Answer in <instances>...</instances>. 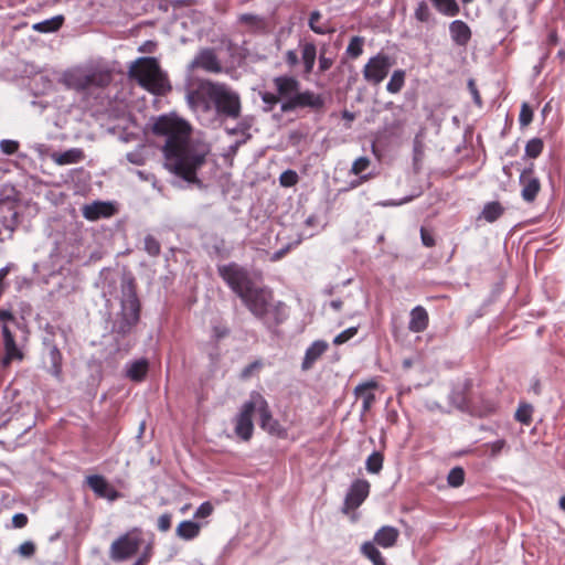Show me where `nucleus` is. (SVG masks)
<instances>
[{"instance_id":"f257e3e1","label":"nucleus","mask_w":565,"mask_h":565,"mask_svg":"<svg viewBox=\"0 0 565 565\" xmlns=\"http://www.w3.org/2000/svg\"><path fill=\"white\" fill-rule=\"evenodd\" d=\"M156 136L167 138L163 153L170 169L188 182H195L198 170L204 164L206 151L190 143L191 127L182 119L160 116L152 126Z\"/></svg>"},{"instance_id":"f03ea898","label":"nucleus","mask_w":565,"mask_h":565,"mask_svg":"<svg viewBox=\"0 0 565 565\" xmlns=\"http://www.w3.org/2000/svg\"><path fill=\"white\" fill-rule=\"evenodd\" d=\"M273 84L282 99L280 107L282 113H290L302 108H308L313 113H320L324 108V97L310 89L301 92V83L294 75L276 76L273 79Z\"/></svg>"},{"instance_id":"7ed1b4c3","label":"nucleus","mask_w":565,"mask_h":565,"mask_svg":"<svg viewBox=\"0 0 565 565\" xmlns=\"http://www.w3.org/2000/svg\"><path fill=\"white\" fill-rule=\"evenodd\" d=\"M317 58L319 74L326 73L334 64V58L327 55L324 47L318 54V47L313 40H299L298 50L290 49L282 54V62L286 67L291 72L300 67V75L305 79L313 73Z\"/></svg>"},{"instance_id":"20e7f679","label":"nucleus","mask_w":565,"mask_h":565,"mask_svg":"<svg viewBox=\"0 0 565 565\" xmlns=\"http://www.w3.org/2000/svg\"><path fill=\"white\" fill-rule=\"evenodd\" d=\"M199 89L214 105L220 116L231 119H237L241 116V97L226 84L203 81Z\"/></svg>"},{"instance_id":"39448f33","label":"nucleus","mask_w":565,"mask_h":565,"mask_svg":"<svg viewBox=\"0 0 565 565\" xmlns=\"http://www.w3.org/2000/svg\"><path fill=\"white\" fill-rule=\"evenodd\" d=\"M130 77L137 79L138 84L154 95H163L171 86L166 74L154 57H139L129 68Z\"/></svg>"},{"instance_id":"423d86ee","label":"nucleus","mask_w":565,"mask_h":565,"mask_svg":"<svg viewBox=\"0 0 565 565\" xmlns=\"http://www.w3.org/2000/svg\"><path fill=\"white\" fill-rule=\"evenodd\" d=\"M121 294V310L115 324V331L118 334L126 335L138 324L141 311L140 300L137 296V284L132 276L124 279Z\"/></svg>"},{"instance_id":"0eeeda50","label":"nucleus","mask_w":565,"mask_h":565,"mask_svg":"<svg viewBox=\"0 0 565 565\" xmlns=\"http://www.w3.org/2000/svg\"><path fill=\"white\" fill-rule=\"evenodd\" d=\"M217 273L238 297L254 286L248 270L235 262L218 265Z\"/></svg>"},{"instance_id":"6e6552de","label":"nucleus","mask_w":565,"mask_h":565,"mask_svg":"<svg viewBox=\"0 0 565 565\" xmlns=\"http://www.w3.org/2000/svg\"><path fill=\"white\" fill-rule=\"evenodd\" d=\"M394 63V58L383 52L370 57L362 70L364 81L377 86L387 77Z\"/></svg>"},{"instance_id":"1a4fd4ad","label":"nucleus","mask_w":565,"mask_h":565,"mask_svg":"<svg viewBox=\"0 0 565 565\" xmlns=\"http://www.w3.org/2000/svg\"><path fill=\"white\" fill-rule=\"evenodd\" d=\"M141 542L138 530L120 535L110 545V558L115 562L130 558L138 552Z\"/></svg>"},{"instance_id":"9d476101","label":"nucleus","mask_w":565,"mask_h":565,"mask_svg":"<svg viewBox=\"0 0 565 565\" xmlns=\"http://www.w3.org/2000/svg\"><path fill=\"white\" fill-rule=\"evenodd\" d=\"M519 184L521 186L520 195L522 200L527 204L534 203L542 190V182L536 175L533 162L521 171Z\"/></svg>"},{"instance_id":"9b49d317","label":"nucleus","mask_w":565,"mask_h":565,"mask_svg":"<svg viewBox=\"0 0 565 565\" xmlns=\"http://www.w3.org/2000/svg\"><path fill=\"white\" fill-rule=\"evenodd\" d=\"M247 309L257 319L266 313V308L273 300V294L264 288L256 287L255 285L249 288L245 294L239 297Z\"/></svg>"},{"instance_id":"f8f14e48","label":"nucleus","mask_w":565,"mask_h":565,"mask_svg":"<svg viewBox=\"0 0 565 565\" xmlns=\"http://www.w3.org/2000/svg\"><path fill=\"white\" fill-rule=\"evenodd\" d=\"M371 484L365 479L354 480L344 498L342 512L348 514L351 511L356 510L369 497Z\"/></svg>"},{"instance_id":"ddd939ff","label":"nucleus","mask_w":565,"mask_h":565,"mask_svg":"<svg viewBox=\"0 0 565 565\" xmlns=\"http://www.w3.org/2000/svg\"><path fill=\"white\" fill-rule=\"evenodd\" d=\"M254 406L249 401H246L239 413L234 418V431L235 435L243 441H249L254 434Z\"/></svg>"},{"instance_id":"4468645a","label":"nucleus","mask_w":565,"mask_h":565,"mask_svg":"<svg viewBox=\"0 0 565 565\" xmlns=\"http://www.w3.org/2000/svg\"><path fill=\"white\" fill-rule=\"evenodd\" d=\"M289 317L288 306L282 301L269 302L266 313L259 320L269 330L276 329L278 326L287 321Z\"/></svg>"},{"instance_id":"2eb2a0df","label":"nucleus","mask_w":565,"mask_h":565,"mask_svg":"<svg viewBox=\"0 0 565 565\" xmlns=\"http://www.w3.org/2000/svg\"><path fill=\"white\" fill-rule=\"evenodd\" d=\"M2 339L4 355L1 360V365L8 367L12 362H21L24 359L23 351L18 347L13 333L10 331L8 326L2 327Z\"/></svg>"},{"instance_id":"dca6fc26","label":"nucleus","mask_w":565,"mask_h":565,"mask_svg":"<svg viewBox=\"0 0 565 565\" xmlns=\"http://www.w3.org/2000/svg\"><path fill=\"white\" fill-rule=\"evenodd\" d=\"M190 70L202 68L209 73H221L222 64L213 49L201 50L189 65Z\"/></svg>"},{"instance_id":"f3484780","label":"nucleus","mask_w":565,"mask_h":565,"mask_svg":"<svg viewBox=\"0 0 565 565\" xmlns=\"http://www.w3.org/2000/svg\"><path fill=\"white\" fill-rule=\"evenodd\" d=\"M377 388L379 382L375 379L362 382L354 387L353 394L355 398L362 399V415L367 414L375 404L376 397L374 391Z\"/></svg>"},{"instance_id":"a211bd4d","label":"nucleus","mask_w":565,"mask_h":565,"mask_svg":"<svg viewBox=\"0 0 565 565\" xmlns=\"http://www.w3.org/2000/svg\"><path fill=\"white\" fill-rule=\"evenodd\" d=\"M86 483L98 498L115 501L120 497V493L107 482L105 477L100 475L86 477Z\"/></svg>"},{"instance_id":"6ab92c4d","label":"nucleus","mask_w":565,"mask_h":565,"mask_svg":"<svg viewBox=\"0 0 565 565\" xmlns=\"http://www.w3.org/2000/svg\"><path fill=\"white\" fill-rule=\"evenodd\" d=\"M116 207L110 202L95 201L82 207V214L87 221L108 218L115 215Z\"/></svg>"},{"instance_id":"aec40b11","label":"nucleus","mask_w":565,"mask_h":565,"mask_svg":"<svg viewBox=\"0 0 565 565\" xmlns=\"http://www.w3.org/2000/svg\"><path fill=\"white\" fill-rule=\"evenodd\" d=\"M86 78V89L104 88L110 84L113 75L109 70L100 67H87Z\"/></svg>"},{"instance_id":"412c9836","label":"nucleus","mask_w":565,"mask_h":565,"mask_svg":"<svg viewBox=\"0 0 565 565\" xmlns=\"http://www.w3.org/2000/svg\"><path fill=\"white\" fill-rule=\"evenodd\" d=\"M86 68L77 67L70 70L63 74L62 83L68 88L76 92H85L86 89Z\"/></svg>"},{"instance_id":"4be33fe9","label":"nucleus","mask_w":565,"mask_h":565,"mask_svg":"<svg viewBox=\"0 0 565 565\" xmlns=\"http://www.w3.org/2000/svg\"><path fill=\"white\" fill-rule=\"evenodd\" d=\"M248 401L254 406V413L258 412L260 417L259 425L264 429L274 419L268 402L258 392H252Z\"/></svg>"},{"instance_id":"5701e85b","label":"nucleus","mask_w":565,"mask_h":565,"mask_svg":"<svg viewBox=\"0 0 565 565\" xmlns=\"http://www.w3.org/2000/svg\"><path fill=\"white\" fill-rule=\"evenodd\" d=\"M449 33L451 40L459 46H466L471 39L469 25L461 20H455L449 24Z\"/></svg>"},{"instance_id":"b1692460","label":"nucleus","mask_w":565,"mask_h":565,"mask_svg":"<svg viewBox=\"0 0 565 565\" xmlns=\"http://www.w3.org/2000/svg\"><path fill=\"white\" fill-rule=\"evenodd\" d=\"M429 316L427 310L422 306H416L409 313L408 329L412 332L419 333L427 329Z\"/></svg>"},{"instance_id":"393cba45","label":"nucleus","mask_w":565,"mask_h":565,"mask_svg":"<svg viewBox=\"0 0 565 565\" xmlns=\"http://www.w3.org/2000/svg\"><path fill=\"white\" fill-rule=\"evenodd\" d=\"M399 536V531L390 525L382 526L374 534V542L383 548L393 547Z\"/></svg>"},{"instance_id":"a878e982","label":"nucleus","mask_w":565,"mask_h":565,"mask_svg":"<svg viewBox=\"0 0 565 565\" xmlns=\"http://www.w3.org/2000/svg\"><path fill=\"white\" fill-rule=\"evenodd\" d=\"M328 350V343L323 340H317L306 350L301 364L302 370H309L318 359Z\"/></svg>"},{"instance_id":"bb28decb","label":"nucleus","mask_w":565,"mask_h":565,"mask_svg":"<svg viewBox=\"0 0 565 565\" xmlns=\"http://www.w3.org/2000/svg\"><path fill=\"white\" fill-rule=\"evenodd\" d=\"M308 25L309 29L318 35H326L334 32V28L331 26L328 20H323L322 13L318 10L310 12Z\"/></svg>"},{"instance_id":"cd10ccee","label":"nucleus","mask_w":565,"mask_h":565,"mask_svg":"<svg viewBox=\"0 0 565 565\" xmlns=\"http://www.w3.org/2000/svg\"><path fill=\"white\" fill-rule=\"evenodd\" d=\"M85 158L84 151L79 148H72L64 152H53L51 159L58 166H66L81 162Z\"/></svg>"},{"instance_id":"c85d7f7f","label":"nucleus","mask_w":565,"mask_h":565,"mask_svg":"<svg viewBox=\"0 0 565 565\" xmlns=\"http://www.w3.org/2000/svg\"><path fill=\"white\" fill-rule=\"evenodd\" d=\"M430 2L441 15L454 18L460 13L457 0H430Z\"/></svg>"},{"instance_id":"c756f323","label":"nucleus","mask_w":565,"mask_h":565,"mask_svg":"<svg viewBox=\"0 0 565 565\" xmlns=\"http://www.w3.org/2000/svg\"><path fill=\"white\" fill-rule=\"evenodd\" d=\"M148 361L146 359L132 362L127 369V376L134 382H141L148 373Z\"/></svg>"},{"instance_id":"7c9ffc66","label":"nucleus","mask_w":565,"mask_h":565,"mask_svg":"<svg viewBox=\"0 0 565 565\" xmlns=\"http://www.w3.org/2000/svg\"><path fill=\"white\" fill-rule=\"evenodd\" d=\"M504 213V207L498 201L488 202L484 204L479 218H483L489 223L499 220Z\"/></svg>"},{"instance_id":"2f4dec72","label":"nucleus","mask_w":565,"mask_h":565,"mask_svg":"<svg viewBox=\"0 0 565 565\" xmlns=\"http://www.w3.org/2000/svg\"><path fill=\"white\" fill-rule=\"evenodd\" d=\"M64 23V17L63 15H55L51 19L38 22L33 25V30L41 32V33H49V32H55L60 30V28Z\"/></svg>"},{"instance_id":"473e14b6","label":"nucleus","mask_w":565,"mask_h":565,"mask_svg":"<svg viewBox=\"0 0 565 565\" xmlns=\"http://www.w3.org/2000/svg\"><path fill=\"white\" fill-rule=\"evenodd\" d=\"M200 533V525L193 521H182L177 526V535L183 540H192Z\"/></svg>"},{"instance_id":"72a5a7b5","label":"nucleus","mask_w":565,"mask_h":565,"mask_svg":"<svg viewBox=\"0 0 565 565\" xmlns=\"http://www.w3.org/2000/svg\"><path fill=\"white\" fill-rule=\"evenodd\" d=\"M49 358H50V363H51L50 373L53 376L60 379L61 374H62L63 356L56 345H52L50 348Z\"/></svg>"},{"instance_id":"f704fd0d","label":"nucleus","mask_w":565,"mask_h":565,"mask_svg":"<svg viewBox=\"0 0 565 565\" xmlns=\"http://www.w3.org/2000/svg\"><path fill=\"white\" fill-rule=\"evenodd\" d=\"M406 73L404 70H395L386 85V89L391 94H397L402 90L405 84Z\"/></svg>"},{"instance_id":"c9c22d12","label":"nucleus","mask_w":565,"mask_h":565,"mask_svg":"<svg viewBox=\"0 0 565 565\" xmlns=\"http://www.w3.org/2000/svg\"><path fill=\"white\" fill-rule=\"evenodd\" d=\"M361 550L363 555L367 557L373 563V565H386L384 557L373 543L365 542Z\"/></svg>"},{"instance_id":"e433bc0d","label":"nucleus","mask_w":565,"mask_h":565,"mask_svg":"<svg viewBox=\"0 0 565 565\" xmlns=\"http://www.w3.org/2000/svg\"><path fill=\"white\" fill-rule=\"evenodd\" d=\"M364 43V38L359 35L352 36L345 51L347 55L353 60L360 57L363 54Z\"/></svg>"},{"instance_id":"4c0bfd02","label":"nucleus","mask_w":565,"mask_h":565,"mask_svg":"<svg viewBox=\"0 0 565 565\" xmlns=\"http://www.w3.org/2000/svg\"><path fill=\"white\" fill-rule=\"evenodd\" d=\"M544 150V142L541 138H532L525 145V156L531 159H536Z\"/></svg>"},{"instance_id":"58836bf2","label":"nucleus","mask_w":565,"mask_h":565,"mask_svg":"<svg viewBox=\"0 0 565 565\" xmlns=\"http://www.w3.org/2000/svg\"><path fill=\"white\" fill-rule=\"evenodd\" d=\"M384 456L379 451L371 454L365 462L366 470L370 473H379L383 468Z\"/></svg>"},{"instance_id":"ea45409f","label":"nucleus","mask_w":565,"mask_h":565,"mask_svg":"<svg viewBox=\"0 0 565 565\" xmlns=\"http://www.w3.org/2000/svg\"><path fill=\"white\" fill-rule=\"evenodd\" d=\"M533 407L530 404H520L515 412V419L523 425H530L532 422Z\"/></svg>"},{"instance_id":"a19ab883","label":"nucleus","mask_w":565,"mask_h":565,"mask_svg":"<svg viewBox=\"0 0 565 565\" xmlns=\"http://www.w3.org/2000/svg\"><path fill=\"white\" fill-rule=\"evenodd\" d=\"M448 484L458 488L465 482V470L461 467L452 468L447 477Z\"/></svg>"},{"instance_id":"79ce46f5","label":"nucleus","mask_w":565,"mask_h":565,"mask_svg":"<svg viewBox=\"0 0 565 565\" xmlns=\"http://www.w3.org/2000/svg\"><path fill=\"white\" fill-rule=\"evenodd\" d=\"M264 430L280 439H286L288 437L287 429L275 418L264 428Z\"/></svg>"},{"instance_id":"37998d69","label":"nucleus","mask_w":565,"mask_h":565,"mask_svg":"<svg viewBox=\"0 0 565 565\" xmlns=\"http://www.w3.org/2000/svg\"><path fill=\"white\" fill-rule=\"evenodd\" d=\"M534 117V111L532 107L526 103H522L520 115H519V122L522 128L527 127Z\"/></svg>"},{"instance_id":"c03bdc74","label":"nucleus","mask_w":565,"mask_h":565,"mask_svg":"<svg viewBox=\"0 0 565 565\" xmlns=\"http://www.w3.org/2000/svg\"><path fill=\"white\" fill-rule=\"evenodd\" d=\"M145 250L150 256L156 257V256H159L161 253V245L154 236L147 235L145 237Z\"/></svg>"},{"instance_id":"a18cd8bd","label":"nucleus","mask_w":565,"mask_h":565,"mask_svg":"<svg viewBox=\"0 0 565 565\" xmlns=\"http://www.w3.org/2000/svg\"><path fill=\"white\" fill-rule=\"evenodd\" d=\"M414 15L420 22H428L430 20L431 12L426 1H420L417 4Z\"/></svg>"},{"instance_id":"49530a36","label":"nucleus","mask_w":565,"mask_h":565,"mask_svg":"<svg viewBox=\"0 0 565 565\" xmlns=\"http://www.w3.org/2000/svg\"><path fill=\"white\" fill-rule=\"evenodd\" d=\"M299 177L294 170H286L279 177V182L285 188L294 186L298 183Z\"/></svg>"},{"instance_id":"de8ad7c7","label":"nucleus","mask_w":565,"mask_h":565,"mask_svg":"<svg viewBox=\"0 0 565 565\" xmlns=\"http://www.w3.org/2000/svg\"><path fill=\"white\" fill-rule=\"evenodd\" d=\"M356 333H358V327L348 328L344 331L340 332L333 339V344L341 345V344L348 342L350 339H352Z\"/></svg>"},{"instance_id":"09e8293b","label":"nucleus","mask_w":565,"mask_h":565,"mask_svg":"<svg viewBox=\"0 0 565 565\" xmlns=\"http://www.w3.org/2000/svg\"><path fill=\"white\" fill-rule=\"evenodd\" d=\"M370 159L367 157H360L354 160L351 167V173L354 175H360L370 167Z\"/></svg>"},{"instance_id":"8fccbe9b","label":"nucleus","mask_w":565,"mask_h":565,"mask_svg":"<svg viewBox=\"0 0 565 565\" xmlns=\"http://www.w3.org/2000/svg\"><path fill=\"white\" fill-rule=\"evenodd\" d=\"M414 161H420L424 156V142L420 135H416L413 141Z\"/></svg>"},{"instance_id":"3c124183","label":"nucleus","mask_w":565,"mask_h":565,"mask_svg":"<svg viewBox=\"0 0 565 565\" xmlns=\"http://www.w3.org/2000/svg\"><path fill=\"white\" fill-rule=\"evenodd\" d=\"M262 366H263V363L259 360L249 363L242 370L241 379L242 380L249 379L255 372L259 371L262 369Z\"/></svg>"},{"instance_id":"603ef678","label":"nucleus","mask_w":565,"mask_h":565,"mask_svg":"<svg viewBox=\"0 0 565 565\" xmlns=\"http://www.w3.org/2000/svg\"><path fill=\"white\" fill-rule=\"evenodd\" d=\"M35 551H36V546L33 542L31 541H25L23 542L19 548H18V552L19 554L22 556V557H32L34 554H35Z\"/></svg>"},{"instance_id":"864d4df0","label":"nucleus","mask_w":565,"mask_h":565,"mask_svg":"<svg viewBox=\"0 0 565 565\" xmlns=\"http://www.w3.org/2000/svg\"><path fill=\"white\" fill-rule=\"evenodd\" d=\"M0 149L6 154H13L19 149V142L14 140H2L0 142Z\"/></svg>"},{"instance_id":"5fc2aeb1","label":"nucleus","mask_w":565,"mask_h":565,"mask_svg":"<svg viewBox=\"0 0 565 565\" xmlns=\"http://www.w3.org/2000/svg\"><path fill=\"white\" fill-rule=\"evenodd\" d=\"M172 524V515L170 513H163L158 519V530L161 532H167L171 529Z\"/></svg>"},{"instance_id":"6e6d98bb","label":"nucleus","mask_w":565,"mask_h":565,"mask_svg":"<svg viewBox=\"0 0 565 565\" xmlns=\"http://www.w3.org/2000/svg\"><path fill=\"white\" fill-rule=\"evenodd\" d=\"M213 507L210 502H203L195 511L194 516L196 519H204L212 514Z\"/></svg>"},{"instance_id":"4d7b16f0","label":"nucleus","mask_w":565,"mask_h":565,"mask_svg":"<svg viewBox=\"0 0 565 565\" xmlns=\"http://www.w3.org/2000/svg\"><path fill=\"white\" fill-rule=\"evenodd\" d=\"M239 21L252 26H260L263 24V20L259 17L250 13L242 14Z\"/></svg>"},{"instance_id":"13d9d810","label":"nucleus","mask_w":565,"mask_h":565,"mask_svg":"<svg viewBox=\"0 0 565 565\" xmlns=\"http://www.w3.org/2000/svg\"><path fill=\"white\" fill-rule=\"evenodd\" d=\"M262 100L266 105H268L270 108H273L275 105H277L282 99L280 98V96L278 95L277 92H276V94L269 93V92H265V93L262 94Z\"/></svg>"},{"instance_id":"bf43d9fd","label":"nucleus","mask_w":565,"mask_h":565,"mask_svg":"<svg viewBox=\"0 0 565 565\" xmlns=\"http://www.w3.org/2000/svg\"><path fill=\"white\" fill-rule=\"evenodd\" d=\"M28 522H29V518L24 513H17L12 518V524L17 529L24 527L28 524Z\"/></svg>"},{"instance_id":"052dcab7","label":"nucleus","mask_w":565,"mask_h":565,"mask_svg":"<svg viewBox=\"0 0 565 565\" xmlns=\"http://www.w3.org/2000/svg\"><path fill=\"white\" fill-rule=\"evenodd\" d=\"M420 238L426 247H434L436 244L434 236L424 227L420 228Z\"/></svg>"},{"instance_id":"680f3d73","label":"nucleus","mask_w":565,"mask_h":565,"mask_svg":"<svg viewBox=\"0 0 565 565\" xmlns=\"http://www.w3.org/2000/svg\"><path fill=\"white\" fill-rule=\"evenodd\" d=\"M213 332H214L213 337L216 340H221V339L227 337L230 333L228 329L225 327H214Z\"/></svg>"},{"instance_id":"e2e57ef3","label":"nucleus","mask_w":565,"mask_h":565,"mask_svg":"<svg viewBox=\"0 0 565 565\" xmlns=\"http://www.w3.org/2000/svg\"><path fill=\"white\" fill-rule=\"evenodd\" d=\"M468 86H469V89L471 92V94L473 95L475 97V102L480 105L481 104V97H480V94L475 85V82L473 81H469L468 83Z\"/></svg>"},{"instance_id":"0e129e2a","label":"nucleus","mask_w":565,"mask_h":565,"mask_svg":"<svg viewBox=\"0 0 565 565\" xmlns=\"http://www.w3.org/2000/svg\"><path fill=\"white\" fill-rule=\"evenodd\" d=\"M9 271H10V267L9 266H6V267L0 269V296L2 295V292L4 290L3 280L8 276Z\"/></svg>"},{"instance_id":"69168bd1","label":"nucleus","mask_w":565,"mask_h":565,"mask_svg":"<svg viewBox=\"0 0 565 565\" xmlns=\"http://www.w3.org/2000/svg\"><path fill=\"white\" fill-rule=\"evenodd\" d=\"M13 320L14 316L10 310L0 309V321L8 322Z\"/></svg>"},{"instance_id":"338daca9","label":"nucleus","mask_w":565,"mask_h":565,"mask_svg":"<svg viewBox=\"0 0 565 565\" xmlns=\"http://www.w3.org/2000/svg\"><path fill=\"white\" fill-rule=\"evenodd\" d=\"M504 445H505L504 440L494 441L491 446L492 454L493 455L499 454L502 450V448L504 447Z\"/></svg>"},{"instance_id":"774afa93","label":"nucleus","mask_w":565,"mask_h":565,"mask_svg":"<svg viewBox=\"0 0 565 565\" xmlns=\"http://www.w3.org/2000/svg\"><path fill=\"white\" fill-rule=\"evenodd\" d=\"M342 306H343V301H342L341 299H333V300H331V302H330V307H331L333 310H335V311L341 310Z\"/></svg>"}]
</instances>
